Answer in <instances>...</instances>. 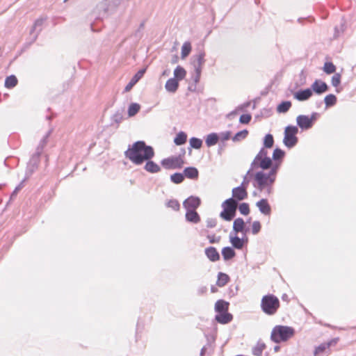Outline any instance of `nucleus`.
<instances>
[{"instance_id":"25","label":"nucleus","mask_w":356,"mask_h":356,"mask_svg":"<svg viewBox=\"0 0 356 356\" xmlns=\"http://www.w3.org/2000/svg\"><path fill=\"white\" fill-rule=\"evenodd\" d=\"M284 156L285 152L279 147H276L273 152L272 158L273 161L278 163L282 162Z\"/></svg>"},{"instance_id":"44","label":"nucleus","mask_w":356,"mask_h":356,"mask_svg":"<svg viewBox=\"0 0 356 356\" xmlns=\"http://www.w3.org/2000/svg\"><path fill=\"white\" fill-rule=\"evenodd\" d=\"M323 71L327 74L334 73L336 66L332 62H325L323 66Z\"/></svg>"},{"instance_id":"14","label":"nucleus","mask_w":356,"mask_h":356,"mask_svg":"<svg viewBox=\"0 0 356 356\" xmlns=\"http://www.w3.org/2000/svg\"><path fill=\"white\" fill-rule=\"evenodd\" d=\"M256 207L259 211L264 216H270L271 213V207L266 198H262L256 202Z\"/></svg>"},{"instance_id":"4","label":"nucleus","mask_w":356,"mask_h":356,"mask_svg":"<svg viewBox=\"0 0 356 356\" xmlns=\"http://www.w3.org/2000/svg\"><path fill=\"white\" fill-rule=\"evenodd\" d=\"M280 307V300L273 294H267L263 296L261 301L262 312L268 315H274Z\"/></svg>"},{"instance_id":"10","label":"nucleus","mask_w":356,"mask_h":356,"mask_svg":"<svg viewBox=\"0 0 356 356\" xmlns=\"http://www.w3.org/2000/svg\"><path fill=\"white\" fill-rule=\"evenodd\" d=\"M205 53L202 51H199L197 54L194 55L191 58V64L194 70L202 71V66L205 63Z\"/></svg>"},{"instance_id":"24","label":"nucleus","mask_w":356,"mask_h":356,"mask_svg":"<svg viewBox=\"0 0 356 356\" xmlns=\"http://www.w3.org/2000/svg\"><path fill=\"white\" fill-rule=\"evenodd\" d=\"M266 344L261 340H259L254 347L252 348V353L254 356H261L262 352L266 348Z\"/></svg>"},{"instance_id":"45","label":"nucleus","mask_w":356,"mask_h":356,"mask_svg":"<svg viewBox=\"0 0 356 356\" xmlns=\"http://www.w3.org/2000/svg\"><path fill=\"white\" fill-rule=\"evenodd\" d=\"M189 144L191 148L200 149L202 145V140L200 138L193 137L189 140Z\"/></svg>"},{"instance_id":"28","label":"nucleus","mask_w":356,"mask_h":356,"mask_svg":"<svg viewBox=\"0 0 356 356\" xmlns=\"http://www.w3.org/2000/svg\"><path fill=\"white\" fill-rule=\"evenodd\" d=\"M292 104L290 101H282L277 106V112L279 113H286L291 107Z\"/></svg>"},{"instance_id":"56","label":"nucleus","mask_w":356,"mask_h":356,"mask_svg":"<svg viewBox=\"0 0 356 356\" xmlns=\"http://www.w3.org/2000/svg\"><path fill=\"white\" fill-rule=\"evenodd\" d=\"M23 187V181L21 182L16 188L14 190V191L13 192L12 195H11V197H14L15 196H16L17 193H18L19 191H20Z\"/></svg>"},{"instance_id":"46","label":"nucleus","mask_w":356,"mask_h":356,"mask_svg":"<svg viewBox=\"0 0 356 356\" xmlns=\"http://www.w3.org/2000/svg\"><path fill=\"white\" fill-rule=\"evenodd\" d=\"M184 179V175L181 173H174L170 176V180L172 182L175 184H180L181 183Z\"/></svg>"},{"instance_id":"34","label":"nucleus","mask_w":356,"mask_h":356,"mask_svg":"<svg viewBox=\"0 0 356 356\" xmlns=\"http://www.w3.org/2000/svg\"><path fill=\"white\" fill-rule=\"evenodd\" d=\"M267 156H268V151L266 149V147H263L262 148H261V149L259 150L258 154L256 155V156L254 157V160L252 161L250 165H252V168H254V165H256V163H257V161L260 159H261L267 157Z\"/></svg>"},{"instance_id":"41","label":"nucleus","mask_w":356,"mask_h":356,"mask_svg":"<svg viewBox=\"0 0 356 356\" xmlns=\"http://www.w3.org/2000/svg\"><path fill=\"white\" fill-rule=\"evenodd\" d=\"M17 83V79L15 76L10 75L8 76L5 80V86L8 88L15 87Z\"/></svg>"},{"instance_id":"26","label":"nucleus","mask_w":356,"mask_h":356,"mask_svg":"<svg viewBox=\"0 0 356 356\" xmlns=\"http://www.w3.org/2000/svg\"><path fill=\"white\" fill-rule=\"evenodd\" d=\"M218 140H219L218 135L216 133H212V134L207 135L206 140H205V143L208 147H211V146L216 145L218 143Z\"/></svg>"},{"instance_id":"27","label":"nucleus","mask_w":356,"mask_h":356,"mask_svg":"<svg viewBox=\"0 0 356 356\" xmlns=\"http://www.w3.org/2000/svg\"><path fill=\"white\" fill-rule=\"evenodd\" d=\"M145 169L151 173H156L161 170V168L159 165L152 161L148 160L145 165Z\"/></svg>"},{"instance_id":"3","label":"nucleus","mask_w":356,"mask_h":356,"mask_svg":"<svg viewBox=\"0 0 356 356\" xmlns=\"http://www.w3.org/2000/svg\"><path fill=\"white\" fill-rule=\"evenodd\" d=\"M295 329L286 325H275L271 332L270 339L275 343L287 341L295 334Z\"/></svg>"},{"instance_id":"9","label":"nucleus","mask_w":356,"mask_h":356,"mask_svg":"<svg viewBox=\"0 0 356 356\" xmlns=\"http://www.w3.org/2000/svg\"><path fill=\"white\" fill-rule=\"evenodd\" d=\"M312 93L314 92L316 95H322L329 90L328 85L321 79H316L312 84L311 88Z\"/></svg>"},{"instance_id":"37","label":"nucleus","mask_w":356,"mask_h":356,"mask_svg":"<svg viewBox=\"0 0 356 356\" xmlns=\"http://www.w3.org/2000/svg\"><path fill=\"white\" fill-rule=\"evenodd\" d=\"M248 131L247 129H243L240 131H238L232 138V140L234 142H239L242 140H244L247 138L248 135Z\"/></svg>"},{"instance_id":"12","label":"nucleus","mask_w":356,"mask_h":356,"mask_svg":"<svg viewBox=\"0 0 356 356\" xmlns=\"http://www.w3.org/2000/svg\"><path fill=\"white\" fill-rule=\"evenodd\" d=\"M312 95V90L310 88H308L296 91L293 94V97L299 102H304L308 100Z\"/></svg>"},{"instance_id":"16","label":"nucleus","mask_w":356,"mask_h":356,"mask_svg":"<svg viewBox=\"0 0 356 356\" xmlns=\"http://www.w3.org/2000/svg\"><path fill=\"white\" fill-rule=\"evenodd\" d=\"M273 159L270 156L260 159L254 167V170L260 168L261 170L265 171L273 165Z\"/></svg>"},{"instance_id":"32","label":"nucleus","mask_w":356,"mask_h":356,"mask_svg":"<svg viewBox=\"0 0 356 356\" xmlns=\"http://www.w3.org/2000/svg\"><path fill=\"white\" fill-rule=\"evenodd\" d=\"M205 253H206L207 257L211 261H214L218 260L220 258L219 254L218 253V252L216 251V250L214 248L211 247V248L206 249Z\"/></svg>"},{"instance_id":"31","label":"nucleus","mask_w":356,"mask_h":356,"mask_svg":"<svg viewBox=\"0 0 356 356\" xmlns=\"http://www.w3.org/2000/svg\"><path fill=\"white\" fill-rule=\"evenodd\" d=\"M215 309L218 314L216 316V320L220 323H222V300H218L215 305Z\"/></svg>"},{"instance_id":"54","label":"nucleus","mask_w":356,"mask_h":356,"mask_svg":"<svg viewBox=\"0 0 356 356\" xmlns=\"http://www.w3.org/2000/svg\"><path fill=\"white\" fill-rule=\"evenodd\" d=\"M319 113H316V112H313L310 116H309V119L311 121V123L312 124V125H314V122L316 121V120L318 119V118L319 117Z\"/></svg>"},{"instance_id":"51","label":"nucleus","mask_w":356,"mask_h":356,"mask_svg":"<svg viewBox=\"0 0 356 356\" xmlns=\"http://www.w3.org/2000/svg\"><path fill=\"white\" fill-rule=\"evenodd\" d=\"M167 206L170 208H172V209L177 211L179 209V204L178 201L175 200H171L167 203Z\"/></svg>"},{"instance_id":"48","label":"nucleus","mask_w":356,"mask_h":356,"mask_svg":"<svg viewBox=\"0 0 356 356\" xmlns=\"http://www.w3.org/2000/svg\"><path fill=\"white\" fill-rule=\"evenodd\" d=\"M261 229V223L259 221L256 220L252 222L251 231L254 235L257 234L260 232Z\"/></svg>"},{"instance_id":"49","label":"nucleus","mask_w":356,"mask_h":356,"mask_svg":"<svg viewBox=\"0 0 356 356\" xmlns=\"http://www.w3.org/2000/svg\"><path fill=\"white\" fill-rule=\"evenodd\" d=\"M330 348V344H327V343H323L317 346L314 350V355L316 356L318 354L323 353L327 348Z\"/></svg>"},{"instance_id":"42","label":"nucleus","mask_w":356,"mask_h":356,"mask_svg":"<svg viewBox=\"0 0 356 356\" xmlns=\"http://www.w3.org/2000/svg\"><path fill=\"white\" fill-rule=\"evenodd\" d=\"M281 162L276 163L275 161L273 162V165H271L270 168H269V171L268 173L275 180L277 177V174L279 170Z\"/></svg>"},{"instance_id":"18","label":"nucleus","mask_w":356,"mask_h":356,"mask_svg":"<svg viewBox=\"0 0 356 356\" xmlns=\"http://www.w3.org/2000/svg\"><path fill=\"white\" fill-rule=\"evenodd\" d=\"M179 87V81L174 78L169 79L165 85V90L172 93H175Z\"/></svg>"},{"instance_id":"55","label":"nucleus","mask_w":356,"mask_h":356,"mask_svg":"<svg viewBox=\"0 0 356 356\" xmlns=\"http://www.w3.org/2000/svg\"><path fill=\"white\" fill-rule=\"evenodd\" d=\"M194 71H195V74L193 76V79L194 82L195 83H197L200 81L202 71H200V70H194Z\"/></svg>"},{"instance_id":"57","label":"nucleus","mask_w":356,"mask_h":356,"mask_svg":"<svg viewBox=\"0 0 356 356\" xmlns=\"http://www.w3.org/2000/svg\"><path fill=\"white\" fill-rule=\"evenodd\" d=\"M216 220L214 219H208L207 220V224L208 227H213L216 226Z\"/></svg>"},{"instance_id":"21","label":"nucleus","mask_w":356,"mask_h":356,"mask_svg":"<svg viewBox=\"0 0 356 356\" xmlns=\"http://www.w3.org/2000/svg\"><path fill=\"white\" fill-rule=\"evenodd\" d=\"M184 177H186L191 179H197L198 178L199 172L195 167H188L184 170Z\"/></svg>"},{"instance_id":"6","label":"nucleus","mask_w":356,"mask_h":356,"mask_svg":"<svg viewBox=\"0 0 356 356\" xmlns=\"http://www.w3.org/2000/svg\"><path fill=\"white\" fill-rule=\"evenodd\" d=\"M238 203L233 200L227 199L224 201V220L231 221L236 216Z\"/></svg>"},{"instance_id":"5","label":"nucleus","mask_w":356,"mask_h":356,"mask_svg":"<svg viewBox=\"0 0 356 356\" xmlns=\"http://www.w3.org/2000/svg\"><path fill=\"white\" fill-rule=\"evenodd\" d=\"M298 133V128L297 126L288 125L285 127L283 143L287 148H293L297 145L298 142V138L296 136V134Z\"/></svg>"},{"instance_id":"1","label":"nucleus","mask_w":356,"mask_h":356,"mask_svg":"<svg viewBox=\"0 0 356 356\" xmlns=\"http://www.w3.org/2000/svg\"><path fill=\"white\" fill-rule=\"evenodd\" d=\"M124 154L134 164L140 165L145 161L150 160L154 156V152L151 146L140 140L129 147Z\"/></svg>"},{"instance_id":"29","label":"nucleus","mask_w":356,"mask_h":356,"mask_svg":"<svg viewBox=\"0 0 356 356\" xmlns=\"http://www.w3.org/2000/svg\"><path fill=\"white\" fill-rule=\"evenodd\" d=\"M45 20H46V18L40 17L35 21L33 26L31 30V34H33L37 30L38 28H39V30L38 31L37 33L35 35L34 39H35L37 38L39 32L41 31V27Z\"/></svg>"},{"instance_id":"52","label":"nucleus","mask_w":356,"mask_h":356,"mask_svg":"<svg viewBox=\"0 0 356 356\" xmlns=\"http://www.w3.org/2000/svg\"><path fill=\"white\" fill-rule=\"evenodd\" d=\"M233 320V315L229 311L224 312V324L230 323Z\"/></svg>"},{"instance_id":"22","label":"nucleus","mask_w":356,"mask_h":356,"mask_svg":"<svg viewBox=\"0 0 356 356\" xmlns=\"http://www.w3.org/2000/svg\"><path fill=\"white\" fill-rule=\"evenodd\" d=\"M229 241L233 248L241 250L243 247L242 245V240L235 233H229Z\"/></svg>"},{"instance_id":"63","label":"nucleus","mask_w":356,"mask_h":356,"mask_svg":"<svg viewBox=\"0 0 356 356\" xmlns=\"http://www.w3.org/2000/svg\"><path fill=\"white\" fill-rule=\"evenodd\" d=\"M229 276L227 274L224 273V286L226 285L229 282Z\"/></svg>"},{"instance_id":"17","label":"nucleus","mask_w":356,"mask_h":356,"mask_svg":"<svg viewBox=\"0 0 356 356\" xmlns=\"http://www.w3.org/2000/svg\"><path fill=\"white\" fill-rule=\"evenodd\" d=\"M145 69L140 70L131 79L129 83L126 86L124 92H129L134 86L143 77L145 72Z\"/></svg>"},{"instance_id":"8","label":"nucleus","mask_w":356,"mask_h":356,"mask_svg":"<svg viewBox=\"0 0 356 356\" xmlns=\"http://www.w3.org/2000/svg\"><path fill=\"white\" fill-rule=\"evenodd\" d=\"M120 3V0H103L98 4V9L105 13L112 12Z\"/></svg>"},{"instance_id":"50","label":"nucleus","mask_w":356,"mask_h":356,"mask_svg":"<svg viewBox=\"0 0 356 356\" xmlns=\"http://www.w3.org/2000/svg\"><path fill=\"white\" fill-rule=\"evenodd\" d=\"M332 85L334 87H337L341 83V75L339 73L335 74L332 77Z\"/></svg>"},{"instance_id":"20","label":"nucleus","mask_w":356,"mask_h":356,"mask_svg":"<svg viewBox=\"0 0 356 356\" xmlns=\"http://www.w3.org/2000/svg\"><path fill=\"white\" fill-rule=\"evenodd\" d=\"M245 223L242 218H237L234 220L233 229L230 233L238 234L240 232H243Z\"/></svg>"},{"instance_id":"7","label":"nucleus","mask_w":356,"mask_h":356,"mask_svg":"<svg viewBox=\"0 0 356 356\" xmlns=\"http://www.w3.org/2000/svg\"><path fill=\"white\" fill-rule=\"evenodd\" d=\"M184 162L180 156H171L161 161V165L165 169L181 168Z\"/></svg>"},{"instance_id":"60","label":"nucleus","mask_w":356,"mask_h":356,"mask_svg":"<svg viewBox=\"0 0 356 356\" xmlns=\"http://www.w3.org/2000/svg\"><path fill=\"white\" fill-rule=\"evenodd\" d=\"M231 138V132L227 131L224 132V141L228 140Z\"/></svg>"},{"instance_id":"2","label":"nucleus","mask_w":356,"mask_h":356,"mask_svg":"<svg viewBox=\"0 0 356 356\" xmlns=\"http://www.w3.org/2000/svg\"><path fill=\"white\" fill-rule=\"evenodd\" d=\"M275 179L268 172L260 170L254 175L253 186L259 192L265 191V194L270 195L273 192V184Z\"/></svg>"},{"instance_id":"64","label":"nucleus","mask_w":356,"mask_h":356,"mask_svg":"<svg viewBox=\"0 0 356 356\" xmlns=\"http://www.w3.org/2000/svg\"><path fill=\"white\" fill-rule=\"evenodd\" d=\"M236 111H232L231 113H229V114L227 115V118H232V117H235L236 115Z\"/></svg>"},{"instance_id":"13","label":"nucleus","mask_w":356,"mask_h":356,"mask_svg":"<svg viewBox=\"0 0 356 356\" xmlns=\"http://www.w3.org/2000/svg\"><path fill=\"white\" fill-rule=\"evenodd\" d=\"M297 127H299L302 130H308L311 129L313 125L309 119V115H299L296 118Z\"/></svg>"},{"instance_id":"58","label":"nucleus","mask_w":356,"mask_h":356,"mask_svg":"<svg viewBox=\"0 0 356 356\" xmlns=\"http://www.w3.org/2000/svg\"><path fill=\"white\" fill-rule=\"evenodd\" d=\"M51 131H49L47 134L46 136L44 137V138L41 141V146L42 147L46 144L47 143V139L48 138V137L49 136V135L51 134Z\"/></svg>"},{"instance_id":"53","label":"nucleus","mask_w":356,"mask_h":356,"mask_svg":"<svg viewBox=\"0 0 356 356\" xmlns=\"http://www.w3.org/2000/svg\"><path fill=\"white\" fill-rule=\"evenodd\" d=\"M237 291H238V286H231L227 291V295L229 297H233L236 294Z\"/></svg>"},{"instance_id":"19","label":"nucleus","mask_w":356,"mask_h":356,"mask_svg":"<svg viewBox=\"0 0 356 356\" xmlns=\"http://www.w3.org/2000/svg\"><path fill=\"white\" fill-rule=\"evenodd\" d=\"M254 168L252 167L250 165V167L246 174L244 175L242 183L239 186H242L243 188H245L247 190L248 186L252 178L254 179Z\"/></svg>"},{"instance_id":"59","label":"nucleus","mask_w":356,"mask_h":356,"mask_svg":"<svg viewBox=\"0 0 356 356\" xmlns=\"http://www.w3.org/2000/svg\"><path fill=\"white\" fill-rule=\"evenodd\" d=\"M338 341H339V338L338 337L334 338V339H331L330 341H328L327 343V344H330V347L332 346H334L335 344H337Z\"/></svg>"},{"instance_id":"62","label":"nucleus","mask_w":356,"mask_h":356,"mask_svg":"<svg viewBox=\"0 0 356 356\" xmlns=\"http://www.w3.org/2000/svg\"><path fill=\"white\" fill-rule=\"evenodd\" d=\"M222 277V272H219L218 274V282H217V284L219 286H222V284H221V282H220V280H221V277Z\"/></svg>"},{"instance_id":"61","label":"nucleus","mask_w":356,"mask_h":356,"mask_svg":"<svg viewBox=\"0 0 356 356\" xmlns=\"http://www.w3.org/2000/svg\"><path fill=\"white\" fill-rule=\"evenodd\" d=\"M241 239L242 240L243 247L248 243V238L246 236V235H243Z\"/></svg>"},{"instance_id":"47","label":"nucleus","mask_w":356,"mask_h":356,"mask_svg":"<svg viewBox=\"0 0 356 356\" xmlns=\"http://www.w3.org/2000/svg\"><path fill=\"white\" fill-rule=\"evenodd\" d=\"M252 120V115L250 113L242 114L239 118V122L242 124H248Z\"/></svg>"},{"instance_id":"23","label":"nucleus","mask_w":356,"mask_h":356,"mask_svg":"<svg viewBox=\"0 0 356 356\" xmlns=\"http://www.w3.org/2000/svg\"><path fill=\"white\" fill-rule=\"evenodd\" d=\"M186 219L193 223H197L200 221V216L195 210H186Z\"/></svg>"},{"instance_id":"35","label":"nucleus","mask_w":356,"mask_h":356,"mask_svg":"<svg viewBox=\"0 0 356 356\" xmlns=\"http://www.w3.org/2000/svg\"><path fill=\"white\" fill-rule=\"evenodd\" d=\"M236 255L234 248L233 247H224V260L228 261L232 259Z\"/></svg>"},{"instance_id":"33","label":"nucleus","mask_w":356,"mask_h":356,"mask_svg":"<svg viewBox=\"0 0 356 356\" xmlns=\"http://www.w3.org/2000/svg\"><path fill=\"white\" fill-rule=\"evenodd\" d=\"M337 102V97L333 94H329L324 98V102L326 108L334 106Z\"/></svg>"},{"instance_id":"39","label":"nucleus","mask_w":356,"mask_h":356,"mask_svg":"<svg viewBox=\"0 0 356 356\" xmlns=\"http://www.w3.org/2000/svg\"><path fill=\"white\" fill-rule=\"evenodd\" d=\"M237 209H238L240 213L243 216H248L250 212L249 204L247 202H242L240 204L238 202Z\"/></svg>"},{"instance_id":"43","label":"nucleus","mask_w":356,"mask_h":356,"mask_svg":"<svg viewBox=\"0 0 356 356\" xmlns=\"http://www.w3.org/2000/svg\"><path fill=\"white\" fill-rule=\"evenodd\" d=\"M140 106L137 103H131L128 108V115L129 117L134 116L140 110Z\"/></svg>"},{"instance_id":"40","label":"nucleus","mask_w":356,"mask_h":356,"mask_svg":"<svg viewBox=\"0 0 356 356\" xmlns=\"http://www.w3.org/2000/svg\"><path fill=\"white\" fill-rule=\"evenodd\" d=\"M191 51V44L189 42H185L181 47V58L187 57Z\"/></svg>"},{"instance_id":"30","label":"nucleus","mask_w":356,"mask_h":356,"mask_svg":"<svg viewBox=\"0 0 356 356\" xmlns=\"http://www.w3.org/2000/svg\"><path fill=\"white\" fill-rule=\"evenodd\" d=\"M186 75V71L184 67L177 66L174 70V79L179 81L185 78Z\"/></svg>"},{"instance_id":"38","label":"nucleus","mask_w":356,"mask_h":356,"mask_svg":"<svg viewBox=\"0 0 356 356\" xmlns=\"http://www.w3.org/2000/svg\"><path fill=\"white\" fill-rule=\"evenodd\" d=\"M264 147L266 149L273 147L274 145V138L271 134H267L264 138L263 141Z\"/></svg>"},{"instance_id":"36","label":"nucleus","mask_w":356,"mask_h":356,"mask_svg":"<svg viewBox=\"0 0 356 356\" xmlns=\"http://www.w3.org/2000/svg\"><path fill=\"white\" fill-rule=\"evenodd\" d=\"M186 140H187L186 134L183 131H180L177 134L176 137L175 138L174 143L177 145H181L186 142Z\"/></svg>"},{"instance_id":"11","label":"nucleus","mask_w":356,"mask_h":356,"mask_svg":"<svg viewBox=\"0 0 356 356\" xmlns=\"http://www.w3.org/2000/svg\"><path fill=\"white\" fill-rule=\"evenodd\" d=\"M248 197V192L245 188H243L242 186H237L232 189V197H230V200H233L236 202H239L241 200H243Z\"/></svg>"},{"instance_id":"15","label":"nucleus","mask_w":356,"mask_h":356,"mask_svg":"<svg viewBox=\"0 0 356 356\" xmlns=\"http://www.w3.org/2000/svg\"><path fill=\"white\" fill-rule=\"evenodd\" d=\"M200 204V199L194 196L189 197L183 203V206L186 210H196Z\"/></svg>"}]
</instances>
